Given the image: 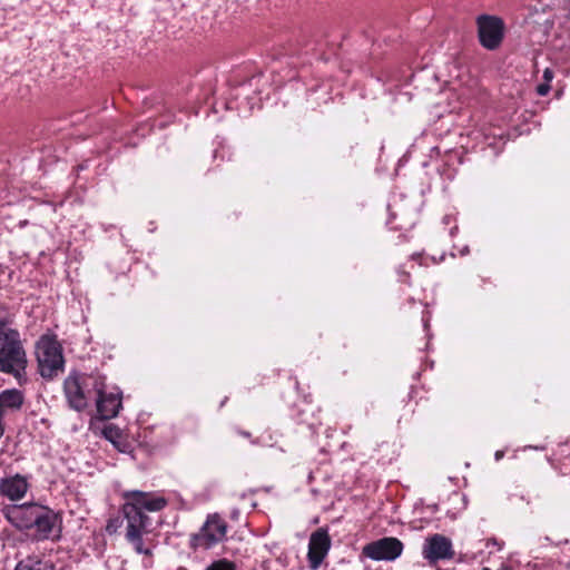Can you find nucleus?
<instances>
[{"instance_id": "obj_1", "label": "nucleus", "mask_w": 570, "mask_h": 570, "mask_svg": "<svg viewBox=\"0 0 570 570\" xmlns=\"http://www.w3.org/2000/svg\"><path fill=\"white\" fill-rule=\"evenodd\" d=\"M27 363L20 334L9 325L7 313L0 307V372L20 381L24 375Z\"/></svg>"}, {"instance_id": "obj_2", "label": "nucleus", "mask_w": 570, "mask_h": 570, "mask_svg": "<svg viewBox=\"0 0 570 570\" xmlns=\"http://www.w3.org/2000/svg\"><path fill=\"white\" fill-rule=\"evenodd\" d=\"M96 386H101L100 374L70 373L63 382L68 405L78 412L85 410Z\"/></svg>"}, {"instance_id": "obj_3", "label": "nucleus", "mask_w": 570, "mask_h": 570, "mask_svg": "<svg viewBox=\"0 0 570 570\" xmlns=\"http://www.w3.org/2000/svg\"><path fill=\"white\" fill-rule=\"evenodd\" d=\"M122 513L127 521L126 540L137 553L150 556L151 543L148 539L149 531L147 529L149 518L142 511L136 510L134 505L124 504Z\"/></svg>"}, {"instance_id": "obj_4", "label": "nucleus", "mask_w": 570, "mask_h": 570, "mask_svg": "<svg viewBox=\"0 0 570 570\" xmlns=\"http://www.w3.org/2000/svg\"><path fill=\"white\" fill-rule=\"evenodd\" d=\"M36 355L43 379H53L63 371L62 348L56 337L43 335L37 343Z\"/></svg>"}, {"instance_id": "obj_5", "label": "nucleus", "mask_w": 570, "mask_h": 570, "mask_svg": "<svg viewBox=\"0 0 570 570\" xmlns=\"http://www.w3.org/2000/svg\"><path fill=\"white\" fill-rule=\"evenodd\" d=\"M227 535V523L218 514H208L205 523L197 533L191 537V547L197 549H212L223 542Z\"/></svg>"}, {"instance_id": "obj_6", "label": "nucleus", "mask_w": 570, "mask_h": 570, "mask_svg": "<svg viewBox=\"0 0 570 570\" xmlns=\"http://www.w3.org/2000/svg\"><path fill=\"white\" fill-rule=\"evenodd\" d=\"M101 386H96L94 394L96 395L97 413L102 420H110L118 415L122 407V393L117 386H107L106 377L100 375Z\"/></svg>"}, {"instance_id": "obj_7", "label": "nucleus", "mask_w": 570, "mask_h": 570, "mask_svg": "<svg viewBox=\"0 0 570 570\" xmlns=\"http://www.w3.org/2000/svg\"><path fill=\"white\" fill-rule=\"evenodd\" d=\"M476 22L481 45L489 50L497 49L503 39V21L494 16H480Z\"/></svg>"}, {"instance_id": "obj_8", "label": "nucleus", "mask_w": 570, "mask_h": 570, "mask_svg": "<svg viewBox=\"0 0 570 570\" xmlns=\"http://www.w3.org/2000/svg\"><path fill=\"white\" fill-rule=\"evenodd\" d=\"M42 507L36 503L16 504L4 510L6 519L19 530H29L33 528Z\"/></svg>"}, {"instance_id": "obj_9", "label": "nucleus", "mask_w": 570, "mask_h": 570, "mask_svg": "<svg viewBox=\"0 0 570 570\" xmlns=\"http://www.w3.org/2000/svg\"><path fill=\"white\" fill-rule=\"evenodd\" d=\"M402 551V542L392 537L380 539L363 547V554L372 560H395Z\"/></svg>"}, {"instance_id": "obj_10", "label": "nucleus", "mask_w": 570, "mask_h": 570, "mask_svg": "<svg viewBox=\"0 0 570 570\" xmlns=\"http://www.w3.org/2000/svg\"><path fill=\"white\" fill-rule=\"evenodd\" d=\"M422 556L430 564H434L440 560L452 559L454 556L452 542L442 534H433L425 539Z\"/></svg>"}, {"instance_id": "obj_11", "label": "nucleus", "mask_w": 570, "mask_h": 570, "mask_svg": "<svg viewBox=\"0 0 570 570\" xmlns=\"http://www.w3.org/2000/svg\"><path fill=\"white\" fill-rule=\"evenodd\" d=\"M330 547L331 539L325 530L318 529L312 533L308 543V560L313 570H316L320 567L326 557Z\"/></svg>"}, {"instance_id": "obj_12", "label": "nucleus", "mask_w": 570, "mask_h": 570, "mask_svg": "<svg viewBox=\"0 0 570 570\" xmlns=\"http://www.w3.org/2000/svg\"><path fill=\"white\" fill-rule=\"evenodd\" d=\"M128 501L126 505H134L136 510L142 511L144 509L150 512L163 510L167 505V500L163 497H154L140 491L127 492L125 494Z\"/></svg>"}, {"instance_id": "obj_13", "label": "nucleus", "mask_w": 570, "mask_h": 570, "mask_svg": "<svg viewBox=\"0 0 570 570\" xmlns=\"http://www.w3.org/2000/svg\"><path fill=\"white\" fill-rule=\"evenodd\" d=\"M29 484L26 478L16 474L13 476L4 478L0 482V493L1 495L8 498L11 501H17L22 499L27 491Z\"/></svg>"}, {"instance_id": "obj_14", "label": "nucleus", "mask_w": 570, "mask_h": 570, "mask_svg": "<svg viewBox=\"0 0 570 570\" xmlns=\"http://www.w3.org/2000/svg\"><path fill=\"white\" fill-rule=\"evenodd\" d=\"M58 523V515L49 508L42 507L37 520L33 522L37 540H46L51 537Z\"/></svg>"}, {"instance_id": "obj_15", "label": "nucleus", "mask_w": 570, "mask_h": 570, "mask_svg": "<svg viewBox=\"0 0 570 570\" xmlns=\"http://www.w3.org/2000/svg\"><path fill=\"white\" fill-rule=\"evenodd\" d=\"M24 402L23 393L17 389H8L0 393V414L6 416L18 412Z\"/></svg>"}, {"instance_id": "obj_16", "label": "nucleus", "mask_w": 570, "mask_h": 570, "mask_svg": "<svg viewBox=\"0 0 570 570\" xmlns=\"http://www.w3.org/2000/svg\"><path fill=\"white\" fill-rule=\"evenodd\" d=\"M206 570H235V564L226 559L215 561Z\"/></svg>"}, {"instance_id": "obj_17", "label": "nucleus", "mask_w": 570, "mask_h": 570, "mask_svg": "<svg viewBox=\"0 0 570 570\" xmlns=\"http://www.w3.org/2000/svg\"><path fill=\"white\" fill-rule=\"evenodd\" d=\"M14 570H41V569L39 568V563H37L36 566H32L29 562L20 561L17 563Z\"/></svg>"}, {"instance_id": "obj_18", "label": "nucleus", "mask_w": 570, "mask_h": 570, "mask_svg": "<svg viewBox=\"0 0 570 570\" xmlns=\"http://www.w3.org/2000/svg\"><path fill=\"white\" fill-rule=\"evenodd\" d=\"M550 91V83L543 81L537 87V92L539 96H546Z\"/></svg>"}, {"instance_id": "obj_19", "label": "nucleus", "mask_w": 570, "mask_h": 570, "mask_svg": "<svg viewBox=\"0 0 570 570\" xmlns=\"http://www.w3.org/2000/svg\"><path fill=\"white\" fill-rule=\"evenodd\" d=\"M553 77H554L553 71L550 68H546L543 71V80L546 82L550 83L552 81Z\"/></svg>"}, {"instance_id": "obj_20", "label": "nucleus", "mask_w": 570, "mask_h": 570, "mask_svg": "<svg viewBox=\"0 0 570 570\" xmlns=\"http://www.w3.org/2000/svg\"><path fill=\"white\" fill-rule=\"evenodd\" d=\"M551 22L549 20H544L542 26H543V36L538 40L539 42H542V41H546L547 40V30L551 27Z\"/></svg>"}, {"instance_id": "obj_21", "label": "nucleus", "mask_w": 570, "mask_h": 570, "mask_svg": "<svg viewBox=\"0 0 570 570\" xmlns=\"http://www.w3.org/2000/svg\"><path fill=\"white\" fill-rule=\"evenodd\" d=\"M494 456H495V460L499 461L503 456V452L502 451H497Z\"/></svg>"}, {"instance_id": "obj_22", "label": "nucleus", "mask_w": 570, "mask_h": 570, "mask_svg": "<svg viewBox=\"0 0 570 570\" xmlns=\"http://www.w3.org/2000/svg\"><path fill=\"white\" fill-rule=\"evenodd\" d=\"M498 570H510V568L502 566V567H501V568H499Z\"/></svg>"}, {"instance_id": "obj_23", "label": "nucleus", "mask_w": 570, "mask_h": 570, "mask_svg": "<svg viewBox=\"0 0 570 570\" xmlns=\"http://www.w3.org/2000/svg\"><path fill=\"white\" fill-rule=\"evenodd\" d=\"M482 570H490L489 568H483Z\"/></svg>"}]
</instances>
